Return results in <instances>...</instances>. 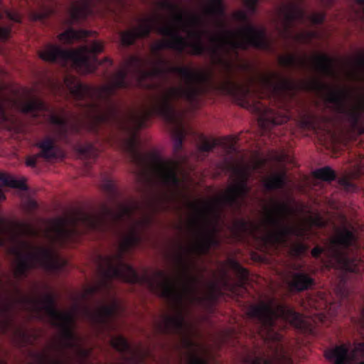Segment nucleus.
I'll return each instance as SVG.
<instances>
[{"label":"nucleus","instance_id":"17","mask_svg":"<svg viewBox=\"0 0 364 364\" xmlns=\"http://www.w3.org/2000/svg\"><path fill=\"white\" fill-rule=\"evenodd\" d=\"M14 303L4 301L0 297V334H7L10 328L14 330V336L18 338L21 343H28L30 335L24 328L15 326L12 315Z\"/></svg>","mask_w":364,"mask_h":364},{"label":"nucleus","instance_id":"10","mask_svg":"<svg viewBox=\"0 0 364 364\" xmlns=\"http://www.w3.org/2000/svg\"><path fill=\"white\" fill-rule=\"evenodd\" d=\"M359 244L355 232L345 227L334 237L327 242L325 247L316 246L311 251L315 258H319L323 253L326 258V267H336L344 272L358 273L360 260L358 256L351 255L353 250L358 249Z\"/></svg>","mask_w":364,"mask_h":364},{"label":"nucleus","instance_id":"4","mask_svg":"<svg viewBox=\"0 0 364 364\" xmlns=\"http://www.w3.org/2000/svg\"><path fill=\"white\" fill-rule=\"evenodd\" d=\"M300 85L293 78L282 77L278 73L261 75L258 78L250 77L247 84H236L227 80L225 89L231 94L242 107L250 109L258 117L263 129H272L273 126L286 123L288 114H281L275 109L263 104L259 98L267 97L273 99H284L287 92L299 89Z\"/></svg>","mask_w":364,"mask_h":364},{"label":"nucleus","instance_id":"26","mask_svg":"<svg viewBox=\"0 0 364 364\" xmlns=\"http://www.w3.org/2000/svg\"><path fill=\"white\" fill-rule=\"evenodd\" d=\"M287 183V174L285 173H279L272 177L267 178L264 183V186L267 191L273 189L284 188Z\"/></svg>","mask_w":364,"mask_h":364},{"label":"nucleus","instance_id":"35","mask_svg":"<svg viewBox=\"0 0 364 364\" xmlns=\"http://www.w3.org/2000/svg\"><path fill=\"white\" fill-rule=\"evenodd\" d=\"M52 11H53V10L49 9L48 10L41 11V12H34L33 18L34 19H46L51 14Z\"/></svg>","mask_w":364,"mask_h":364},{"label":"nucleus","instance_id":"12","mask_svg":"<svg viewBox=\"0 0 364 364\" xmlns=\"http://www.w3.org/2000/svg\"><path fill=\"white\" fill-rule=\"evenodd\" d=\"M305 86L307 89L323 91L326 103H330L338 114L345 115L352 129H358L364 112V93L358 104L349 107L348 100L352 97V92L349 89L332 87L320 78H314L310 82L305 84Z\"/></svg>","mask_w":364,"mask_h":364},{"label":"nucleus","instance_id":"11","mask_svg":"<svg viewBox=\"0 0 364 364\" xmlns=\"http://www.w3.org/2000/svg\"><path fill=\"white\" fill-rule=\"evenodd\" d=\"M19 243L20 248L14 250L17 257L14 276L19 279L28 277L31 269L43 267L47 272H59L66 264L53 247H34L26 240Z\"/></svg>","mask_w":364,"mask_h":364},{"label":"nucleus","instance_id":"38","mask_svg":"<svg viewBox=\"0 0 364 364\" xmlns=\"http://www.w3.org/2000/svg\"><path fill=\"white\" fill-rule=\"evenodd\" d=\"M258 1L259 0H245V2L246 4L247 7L250 9V11H256Z\"/></svg>","mask_w":364,"mask_h":364},{"label":"nucleus","instance_id":"2","mask_svg":"<svg viewBox=\"0 0 364 364\" xmlns=\"http://www.w3.org/2000/svg\"><path fill=\"white\" fill-rule=\"evenodd\" d=\"M185 80V87L161 89L149 109L139 114H131L126 124L129 137L125 142L132 163L139 173L149 176L154 173L167 188H178V171L188 160L182 154L187 134L174 100L183 98L196 102L206 88L211 75L190 67H169Z\"/></svg>","mask_w":364,"mask_h":364},{"label":"nucleus","instance_id":"27","mask_svg":"<svg viewBox=\"0 0 364 364\" xmlns=\"http://www.w3.org/2000/svg\"><path fill=\"white\" fill-rule=\"evenodd\" d=\"M204 12L210 17H220L225 13L223 0H210L204 9Z\"/></svg>","mask_w":364,"mask_h":364},{"label":"nucleus","instance_id":"41","mask_svg":"<svg viewBox=\"0 0 364 364\" xmlns=\"http://www.w3.org/2000/svg\"><path fill=\"white\" fill-rule=\"evenodd\" d=\"M315 116L309 114V116L304 120V123L306 126H311V127H314V126H315Z\"/></svg>","mask_w":364,"mask_h":364},{"label":"nucleus","instance_id":"52","mask_svg":"<svg viewBox=\"0 0 364 364\" xmlns=\"http://www.w3.org/2000/svg\"><path fill=\"white\" fill-rule=\"evenodd\" d=\"M1 279H0V282H1Z\"/></svg>","mask_w":364,"mask_h":364},{"label":"nucleus","instance_id":"15","mask_svg":"<svg viewBox=\"0 0 364 364\" xmlns=\"http://www.w3.org/2000/svg\"><path fill=\"white\" fill-rule=\"evenodd\" d=\"M120 308L117 299L112 297L110 304L100 303L95 309H92L89 306H82V313L92 326L97 330H105L112 327V320L117 316Z\"/></svg>","mask_w":364,"mask_h":364},{"label":"nucleus","instance_id":"47","mask_svg":"<svg viewBox=\"0 0 364 364\" xmlns=\"http://www.w3.org/2000/svg\"><path fill=\"white\" fill-rule=\"evenodd\" d=\"M4 118H6L5 109L2 102L0 101V120H3Z\"/></svg>","mask_w":364,"mask_h":364},{"label":"nucleus","instance_id":"18","mask_svg":"<svg viewBox=\"0 0 364 364\" xmlns=\"http://www.w3.org/2000/svg\"><path fill=\"white\" fill-rule=\"evenodd\" d=\"M111 344L121 354L119 364H145L147 353L132 348L124 336H114Z\"/></svg>","mask_w":364,"mask_h":364},{"label":"nucleus","instance_id":"34","mask_svg":"<svg viewBox=\"0 0 364 364\" xmlns=\"http://www.w3.org/2000/svg\"><path fill=\"white\" fill-rule=\"evenodd\" d=\"M338 183L346 191H355L357 188L356 185L352 182L351 179L347 177L340 178Z\"/></svg>","mask_w":364,"mask_h":364},{"label":"nucleus","instance_id":"37","mask_svg":"<svg viewBox=\"0 0 364 364\" xmlns=\"http://www.w3.org/2000/svg\"><path fill=\"white\" fill-rule=\"evenodd\" d=\"M251 364H277L272 358H266V357H258Z\"/></svg>","mask_w":364,"mask_h":364},{"label":"nucleus","instance_id":"44","mask_svg":"<svg viewBox=\"0 0 364 364\" xmlns=\"http://www.w3.org/2000/svg\"><path fill=\"white\" fill-rule=\"evenodd\" d=\"M311 223L313 224H315V225H318L319 227H322V225H324V222L323 220H322L320 216H316L315 218H312Z\"/></svg>","mask_w":364,"mask_h":364},{"label":"nucleus","instance_id":"40","mask_svg":"<svg viewBox=\"0 0 364 364\" xmlns=\"http://www.w3.org/2000/svg\"><path fill=\"white\" fill-rule=\"evenodd\" d=\"M355 322L358 326H360L361 328H364V306H362L360 311V316L358 320H355Z\"/></svg>","mask_w":364,"mask_h":364},{"label":"nucleus","instance_id":"50","mask_svg":"<svg viewBox=\"0 0 364 364\" xmlns=\"http://www.w3.org/2000/svg\"><path fill=\"white\" fill-rule=\"evenodd\" d=\"M1 0H0V4H1ZM0 17H1V14H0Z\"/></svg>","mask_w":364,"mask_h":364},{"label":"nucleus","instance_id":"29","mask_svg":"<svg viewBox=\"0 0 364 364\" xmlns=\"http://www.w3.org/2000/svg\"><path fill=\"white\" fill-rule=\"evenodd\" d=\"M0 181L4 186L8 187H14V188L28 189V186L25 183L24 179H16V178L10 177L4 173H0Z\"/></svg>","mask_w":364,"mask_h":364},{"label":"nucleus","instance_id":"7","mask_svg":"<svg viewBox=\"0 0 364 364\" xmlns=\"http://www.w3.org/2000/svg\"><path fill=\"white\" fill-rule=\"evenodd\" d=\"M271 208H266L264 225L267 232L263 237L264 242L272 247H287L291 236H296L299 240L290 244V252L293 256H303L309 249L308 245L304 242L309 237L307 230L287 223V218L293 211L287 202L271 199Z\"/></svg>","mask_w":364,"mask_h":364},{"label":"nucleus","instance_id":"30","mask_svg":"<svg viewBox=\"0 0 364 364\" xmlns=\"http://www.w3.org/2000/svg\"><path fill=\"white\" fill-rule=\"evenodd\" d=\"M77 150L82 156L89 159H96L99 154L96 146H95L93 144H90V142H87L83 145H78Z\"/></svg>","mask_w":364,"mask_h":364},{"label":"nucleus","instance_id":"14","mask_svg":"<svg viewBox=\"0 0 364 364\" xmlns=\"http://www.w3.org/2000/svg\"><path fill=\"white\" fill-rule=\"evenodd\" d=\"M301 2V0H299L297 3L291 1L279 10L280 26L279 31L280 35L285 38H289L292 34V29L296 22L302 23L308 18L313 23H322L326 19L325 12H314L311 15H307L306 11L302 9Z\"/></svg>","mask_w":364,"mask_h":364},{"label":"nucleus","instance_id":"25","mask_svg":"<svg viewBox=\"0 0 364 364\" xmlns=\"http://www.w3.org/2000/svg\"><path fill=\"white\" fill-rule=\"evenodd\" d=\"M255 228L256 226L252 222L247 220V219H244V218H240L234 220L231 230L236 236H242L245 233L252 232Z\"/></svg>","mask_w":364,"mask_h":364},{"label":"nucleus","instance_id":"21","mask_svg":"<svg viewBox=\"0 0 364 364\" xmlns=\"http://www.w3.org/2000/svg\"><path fill=\"white\" fill-rule=\"evenodd\" d=\"M314 285H315L314 277H311L304 271L293 272L291 275L289 287L295 291H304V290H308Z\"/></svg>","mask_w":364,"mask_h":364},{"label":"nucleus","instance_id":"23","mask_svg":"<svg viewBox=\"0 0 364 364\" xmlns=\"http://www.w3.org/2000/svg\"><path fill=\"white\" fill-rule=\"evenodd\" d=\"M279 62L280 65L286 66V68H306L309 65L306 58H298V56L292 55V53L280 56Z\"/></svg>","mask_w":364,"mask_h":364},{"label":"nucleus","instance_id":"8","mask_svg":"<svg viewBox=\"0 0 364 364\" xmlns=\"http://www.w3.org/2000/svg\"><path fill=\"white\" fill-rule=\"evenodd\" d=\"M19 109L25 114H31L34 118L42 117L56 127L54 137L43 138L36 146L41 149L39 153L28 156L26 159V164L30 167H36L39 158L53 159L57 158V140L68 141V127L65 117L57 114L55 109L50 108L43 100L38 97L24 100L18 104Z\"/></svg>","mask_w":364,"mask_h":364},{"label":"nucleus","instance_id":"49","mask_svg":"<svg viewBox=\"0 0 364 364\" xmlns=\"http://www.w3.org/2000/svg\"><path fill=\"white\" fill-rule=\"evenodd\" d=\"M314 33H311V32H308L307 33V36H309V37H311V36H313Z\"/></svg>","mask_w":364,"mask_h":364},{"label":"nucleus","instance_id":"1","mask_svg":"<svg viewBox=\"0 0 364 364\" xmlns=\"http://www.w3.org/2000/svg\"><path fill=\"white\" fill-rule=\"evenodd\" d=\"M264 163L263 159H257L252 165H235L225 158L220 167L231 172L235 178V183L226 193L211 202L186 201L187 207L194 212L191 225L197 232L198 239L191 248L181 247V251L173 257L178 272L177 279L173 280L164 271L155 272V293L168 301L175 311L173 315L163 316L161 320L156 323L155 330L163 336L180 337L181 346L186 352L185 364H209L207 348L193 340L186 318V301L189 304L203 301V296L199 294V279L191 273L189 255L193 250L199 255H206L211 247L219 245L216 233L219 230L218 222L224 205L235 210L241 208L244 198L250 191L248 181L252 171L261 168ZM178 364H182L181 361Z\"/></svg>","mask_w":364,"mask_h":364},{"label":"nucleus","instance_id":"16","mask_svg":"<svg viewBox=\"0 0 364 364\" xmlns=\"http://www.w3.org/2000/svg\"><path fill=\"white\" fill-rule=\"evenodd\" d=\"M324 355L333 364H364V343H358L351 352L346 344L333 346Z\"/></svg>","mask_w":364,"mask_h":364},{"label":"nucleus","instance_id":"51","mask_svg":"<svg viewBox=\"0 0 364 364\" xmlns=\"http://www.w3.org/2000/svg\"><path fill=\"white\" fill-rule=\"evenodd\" d=\"M289 364H291V363H290V361H289Z\"/></svg>","mask_w":364,"mask_h":364},{"label":"nucleus","instance_id":"6","mask_svg":"<svg viewBox=\"0 0 364 364\" xmlns=\"http://www.w3.org/2000/svg\"><path fill=\"white\" fill-rule=\"evenodd\" d=\"M17 291L19 296L16 302L21 304L26 310L34 313L38 319H45L47 316L50 325L60 330L61 341L54 347L61 355H67L66 349L71 348L80 363H87L92 350L80 344V337L75 331V312L58 309L55 297L52 294H46L43 299H38L21 295L19 289Z\"/></svg>","mask_w":364,"mask_h":364},{"label":"nucleus","instance_id":"13","mask_svg":"<svg viewBox=\"0 0 364 364\" xmlns=\"http://www.w3.org/2000/svg\"><path fill=\"white\" fill-rule=\"evenodd\" d=\"M104 47L100 41H92L90 46H84L82 47L80 52L74 50V49L61 48L60 46H55V44H47L44 49L39 51V56L48 62L60 60L63 63H66L68 60H74L87 66L90 65L92 61L93 69H96L99 65H102L104 62H107L109 66H112L113 65L112 58H105L102 61L97 57V53H101Z\"/></svg>","mask_w":364,"mask_h":364},{"label":"nucleus","instance_id":"20","mask_svg":"<svg viewBox=\"0 0 364 364\" xmlns=\"http://www.w3.org/2000/svg\"><path fill=\"white\" fill-rule=\"evenodd\" d=\"M311 65L317 73L325 77H336V75L335 60L326 53L316 55L313 58Z\"/></svg>","mask_w":364,"mask_h":364},{"label":"nucleus","instance_id":"46","mask_svg":"<svg viewBox=\"0 0 364 364\" xmlns=\"http://www.w3.org/2000/svg\"><path fill=\"white\" fill-rule=\"evenodd\" d=\"M356 4L364 17V0H356Z\"/></svg>","mask_w":364,"mask_h":364},{"label":"nucleus","instance_id":"36","mask_svg":"<svg viewBox=\"0 0 364 364\" xmlns=\"http://www.w3.org/2000/svg\"><path fill=\"white\" fill-rule=\"evenodd\" d=\"M4 193H3L1 188H0V200H4L5 198ZM5 220L4 219L0 220V247L1 245H4L5 240L3 237V233H4V228L2 227V225L4 224Z\"/></svg>","mask_w":364,"mask_h":364},{"label":"nucleus","instance_id":"31","mask_svg":"<svg viewBox=\"0 0 364 364\" xmlns=\"http://www.w3.org/2000/svg\"><path fill=\"white\" fill-rule=\"evenodd\" d=\"M315 178H321V180H326V181H331L336 178V174L333 168L329 166L325 168H316L314 172Z\"/></svg>","mask_w":364,"mask_h":364},{"label":"nucleus","instance_id":"48","mask_svg":"<svg viewBox=\"0 0 364 364\" xmlns=\"http://www.w3.org/2000/svg\"><path fill=\"white\" fill-rule=\"evenodd\" d=\"M334 1L336 0H321L324 6H331V5L333 4Z\"/></svg>","mask_w":364,"mask_h":364},{"label":"nucleus","instance_id":"9","mask_svg":"<svg viewBox=\"0 0 364 364\" xmlns=\"http://www.w3.org/2000/svg\"><path fill=\"white\" fill-rule=\"evenodd\" d=\"M247 315L256 323L257 333L264 339H281L282 336L275 329L279 318L297 328L306 327L305 320L301 314L287 304L277 303L275 299H271L268 303L251 306Z\"/></svg>","mask_w":364,"mask_h":364},{"label":"nucleus","instance_id":"24","mask_svg":"<svg viewBox=\"0 0 364 364\" xmlns=\"http://www.w3.org/2000/svg\"><path fill=\"white\" fill-rule=\"evenodd\" d=\"M92 1H100V0H83L84 6H77L74 4L70 9V23H74V22H78L82 18H85L88 12V6Z\"/></svg>","mask_w":364,"mask_h":364},{"label":"nucleus","instance_id":"32","mask_svg":"<svg viewBox=\"0 0 364 364\" xmlns=\"http://www.w3.org/2000/svg\"><path fill=\"white\" fill-rule=\"evenodd\" d=\"M233 267L235 270L236 274L239 278L240 284H245L248 281L250 272L247 268L241 266L237 262H233Z\"/></svg>","mask_w":364,"mask_h":364},{"label":"nucleus","instance_id":"19","mask_svg":"<svg viewBox=\"0 0 364 364\" xmlns=\"http://www.w3.org/2000/svg\"><path fill=\"white\" fill-rule=\"evenodd\" d=\"M198 141L197 149L200 154H203V158H205L208 152L213 151L218 144H220L225 150L228 155L236 154L238 151L237 148V138L232 137V136L222 138V139H215V138L210 139L204 134H199Z\"/></svg>","mask_w":364,"mask_h":364},{"label":"nucleus","instance_id":"22","mask_svg":"<svg viewBox=\"0 0 364 364\" xmlns=\"http://www.w3.org/2000/svg\"><path fill=\"white\" fill-rule=\"evenodd\" d=\"M92 32L87 30H75V28H68L64 32L58 35V38L65 43H73L75 39H84L91 36Z\"/></svg>","mask_w":364,"mask_h":364},{"label":"nucleus","instance_id":"45","mask_svg":"<svg viewBox=\"0 0 364 364\" xmlns=\"http://www.w3.org/2000/svg\"><path fill=\"white\" fill-rule=\"evenodd\" d=\"M28 207L29 209H36L38 208V205L36 200H33V199H30L28 202Z\"/></svg>","mask_w":364,"mask_h":364},{"label":"nucleus","instance_id":"5","mask_svg":"<svg viewBox=\"0 0 364 364\" xmlns=\"http://www.w3.org/2000/svg\"><path fill=\"white\" fill-rule=\"evenodd\" d=\"M235 18L245 23L239 31L225 30L224 24H220L223 28L221 33L211 35L210 31L200 27L203 38L204 34H208L210 42L213 43V47L205 46V53H208L214 65H219L226 70L231 69L232 63L225 58L223 51L226 55L233 53L237 57L239 49L247 50L250 46L257 49L273 50L272 41L267 37L265 28L253 26L245 11H237L235 14Z\"/></svg>","mask_w":364,"mask_h":364},{"label":"nucleus","instance_id":"3","mask_svg":"<svg viewBox=\"0 0 364 364\" xmlns=\"http://www.w3.org/2000/svg\"><path fill=\"white\" fill-rule=\"evenodd\" d=\"M158 6L162 9L173 11L175 18L178 22L183 24L182 31H185L188 38L182 36L178 30H175L171 26H163L161 24L162 16L156 14L154 16L141 18L140 24L130 31H124L120 33V40L122 45L129 46L133 45L137 38H146L150 36L152 31H156L161 36L168 37L167 40H160L151 46V50L154 54L159 56L157 65L151 70H144L142 66L144 60L138 56H130L127 58L123 68L119 69L111 75V80L108 84L101 87H90L82 84V107L86 117L85 123L90 131L99 132L102 124L112 126L123 134L120 138V146L124 151L129 159L130 154L126 148V141L130 134L127 129L128 119L132 114H140L145 109L140 110H121L119 105L114 101L112 96L114 95L117 89L122 87L127 89L129 87L130 82L127 80L129 70L134 66L139 70L142 78L145 77H156L164 73L165 69L163 65L167 61L159 56V52L163 49H173L182 54L188 48V53L193 55H203L207 49L203 40V32L200 31V26H204L205 22L200 15L191 14L187 21L184 20L183 14L180 10L178 4L173 3L171 0H159Z\"/></svg>","mask_w":364,"mask_h":364},{"label":"nucleus","instance_id":"43","mask_svg":"<svg viewBox=\"0 0 364 364\" xmlns=\"http://www.w3.org/2000/svg\"><path fill=\"white\" fill-rule=\"evenodd\" d=\"M7 16L9 18L12 19L13 21H16V22H19V21H21V19L18 14H15V12H10V11L7 12Z\"/></svg>","mask_w":364,"mask_h":364},{"label":"nucleus","instance_id":"39","mask_svg":"<svg viewBox=\"0 0 364 364\" xmlns=\"http://www.w3.org/2000/svg\"><path fill=\"white\" fill-rule=\"evenodd\" d=\"M11 28L9 27H0V38L7 39L9 37Z\"/></svg>","mask_w":364,"mask_h":364},{"label":"nucleus","instance_id":"28","mask_svg":"<svg viewBox=\"0 0 364 364\" xmlns=\"http://www.w3.org/2000/svg\"><path fill=\"white\" fill-rule=\"evenodd\" d=\"M35 364H68L63 357H53L48 353H33Z\"/></svg>","mask_w":364,"mask_h":364},{"label":"nucleus","instance_id":"33","mask_svg":"<svg viewBox=\"0 0 364 364\" xmlns=\"http://www.w3.org/2000/svg\"><path fill=\"white\" fill-rule=\"evenodd\" d=\"M16 226L18 228L20 235H36V231L33 227L28 223H16Z\"/></svg>","mask_w":364,"mask_h":364},{"label":"nucleus","instance_id":"42","mask_svg":"<svg viewBox=\"0 0 364 364\" xmlns=\"http://www.w3.org/2000/svg\"><path fill=\"white\" fill-rule=\"evenodd\" d=\"M354 65H355L357 68H364V55L355 58V60H354Z\"/></svg>","mask_w":364,"mask_h":364}]
</instances>
